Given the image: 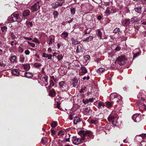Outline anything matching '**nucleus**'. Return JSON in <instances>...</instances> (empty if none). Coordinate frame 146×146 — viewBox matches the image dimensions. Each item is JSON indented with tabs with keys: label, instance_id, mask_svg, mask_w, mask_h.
Masks as SVG:
<instances>
[{
	"label": "nucleus",
	"instance_id": "f257e3e1",
	"mask_svg": "<svg viewBox=\"0 0 146 146\" xmlns=\"http://www.w3.org/2000/svg\"><path fill=\"white\" fill-rule=\"evenodd\" d=\"M78 134L81 136L82 139L84 141H87V139L93 138L94 135L92 132L90 131H85L80 130L78 131Z\"/></svg>",
	"mask_w": 146,
	"mask_h": 146
},
{
	"label": "nucleus",
	"instance_id": "f03ea898",
	"mask_svg": "<svg viewBox=\"0 0 146 146\" xmlns=\"http://www.w3.org/2000/svg\"><path fill=\"white\" fill-rule=\"evenodd\" d=\"M127 61V58L125 56H119L116 59V62L120 65H122L125 64V62Z\"/></svg>",
	"mask_w": 146,
	"mask_h": 146
},
{
	"label": "nucleus",
	"instance_id": "7ed1b4c3",
	"mask_svg": "<svg viewBox=\"0 0 146 146\" xmlns=\"http://www.w3.org/2000/svg\"><path fill=\"white\" fill-rule=\"evenodd\" d=\"M132 119L135 122H138L141 119V115L139 113L134 114L132 117Z\"/></svg>",
	"mask_w": 146,
	"mask_h": 146
},
{
	"label": "nucleus",
	"instance_id": "20e7f679",
	"mask_svg": "<svg viewBox=\"0 0 146 146\" xmlns=\"http://www.w3.org/2000/svg\"><path fill=\"white\" fill-rule=\"evenodd\" d=\"M41 1H37L31 6V9L33 12L36 11L40 9V6L39 5V3Z\"/></svg>",
	"mask_w": 146,
	"mask_h": 146
},
{
	"label": "nucleus",
	"instance_id": "39448f33",
	"mask_svg": "<svg viewBox=\"0 0 146 146\" xmlns=\"http://www.w3.org/2000/svg\"><path fill=\"white\" fill-rule=\"evenodd\" d=\"M59 85L60 88H62L63 90H68V86L65 84L64 81H62L60 82Z\"/></svg>",
	"mask_w": 146,
	"mask_h": 146
},
{
	"label": "nucleus",
	"instance_id": "423d86ee",
	"mask_svg": "<svg viewBox=\"0 0 146 146\" xmlns=\"http://www.w3.org/2000/svg\"><path fill=\"white\" fill-rule=\"evenodd\" d=\"M142 7L141 5H138L137 4H135L134 8V10L137 13L141 14L142 13L141 9Z\"/></svg>",
	"mask_w": 146,
	"mask_h": 146
},
{
	"label": "nucleus",
	"instance_id": "0eeeda50",
	"mask_svg": "<svg viewBox=\"0 0 146 146\" xmlns=\"http://www.w3.org/2000/svg\"><path fill=\"white\" fill-rule=\"evenodd\" d=\"M72 141L74 145H78L80 144L81 140L80 138H78L75 137L73 138Z\"/></svg>",
	"mask_w": 146,
	"mask_h": 146
},
{
	"label": "nucleus",
	"instance_id": "6e6552de",
	"mask_svg": "<svg viewBox=\"0 0 146 146\" xmlns=\"http://www.w3.org/2000/svg\"><path fill=\"white\" fill-rule=\"evenodd\" d=\"M133 53L134 54L133 56V58L129 57V58H131L132 60H133L135 58L139 56L140 54V52H139V50L138 48L136 49V50H134L133 51Z\"/></svg>",
	"mask_w": 146,
	"mask_h": 146
},
{
	"label": "nucleus",
	"instance_id": "1a4fd4ad",
	"mask_svg": "<svg viewBox=\"0 0 146 146\" xmlns=\"http://www.w3.org/2000/svg\"><path fill=\"white\" fill-rule=\"evenodd\" d=\"M146 137V134H142L141 135H137L135 136V140L138 142H139L140 140Z\"/></svg>",
	"mask_w": 146,
	"mask_h": 146
},
{
	"label": "nucleus",
	"instance_id": "9d476101",
	"mask_svg": "<svg viewBox=\"0 0 146 146\" xmlns=\"http://www.w3.org/2000/svg\"><path fill=\"white\" fill-rule=\"evenodd\" d=\"M95 99V98H89V99H84L82 100V102L85 104H86L93 102Z\"/></svg>",
	"mask_w": 146,
	"mask_h": 146
},
{
	"label": "nucleus",
	"instance_id": "9b49d317",
	"mask_svg": "<svg viewBox=\"0 0 146 146\" xmlns=\"http://www.w3.org/2000/svg\"><path fill=\"white\" fill-rule=\"evenodd\" d=\"M137 104L139 108H141L145 110H146V105L144 103H142L139 100L137 102Z\"/></svg>",
	"mask_w": 146,
	"mask_h": 146
},
{
	"label": "nucleus",
	"instance_id": "f8f14e48",
	"mask_svg": "<svg viewBox=\"0 0 146 146\" xmlns=\"http://www.w3.org/2000/svg\"><path fill=\"white\" fill-rule=\"evenodd\" d=\"M68 33L67 32L64 31L60 35L61 37L65 40H67Z\"/></svg>",
	"mask_w": 146,
	"mask_h": 146
},
{
	"label": "nucleus",
	"instance_id": "ddd939ff",
	"mask_svg": "<svg viewBox=\"0 0 146 146\" xmlns=\"http://www.w3.org/2000/svg\"><path fill=\"white\" fill-rule=\"evenodd\" d=\"M87 70L86 67H82L81 68L80 72L79 74L80 75H82L84 74L87 72Z\"/></svg>",
	"mask_w": 146,
	"mask_h": 146
},
{
	"label": "nucleus",
	"instance_id": "4468645a",
	"mask_svg": "<svg viewBox=\"0 0 146 146\" xmlns=\"http://www.w3.org/2000/svg\"><path fill=\"white\" fill-rule=\"evenodd\" d=\"M83 50L82 45H79L77 46L76 52L77 53L82 52L83 51Z\"/></svg>",
	"mask_w": 146,
	"mask_h": 146
},
{
	"label": "nucleus",
	"instance_id": "2eb2a0df",
	"mask_svg": "<svg viewBox=\"0 0 146 146\" xmlns=\"http://www.w3.org/2000/svg\"><path fill=\"white\" fill-rule=\"evenodd\" d=\"M72 44L73 45H75L79 44L80 42L75 39L74 38L72 37L71 38Z\"/></svg>",
	"mask_w": 146,
	"mask_h": 146
},
{
	"label": "nucleus",
	"instance_id": "dca6fc26",
	"mask_svg": "<svg viewBox=\"0 0 146 146\" xmlns=\"http://www.w3.org/2000/svg\"><path fill=\"white\" fill-rule=\"evenodd\" d=\"M12 74L16 76H17L19 74V71L18 69H14L12 70L11 71Z\"/></svg>",
	"mask_w": 146,
	"mask_h": 146
},
{
	"label": "nucleus",
	"instance_id": "f3484780",
	"mask_svg": "<svg viewBox=\"0 0 146 146\" xmlns=\"http://www.w3.org/2000/svg\"><path fill=\"white\" fill-rule=\"evenodd\" d=\"M56 57L57 58L58 61L62 59L63 57V56L59 52H57Z\"/></svg>",
	"mask_w": 146,
	"mask_h": 146
},
{
	"label": "nucleus",
	"instance_id": "a211bd4d",
	"mask_svg": "<svg viewBox=\"0 0 146 146\" xmlns=\"http://www.w3.org/2000/svg\"><path fill=\"white\" fill-rule=\"evenodd\" d=\"M140 20V18H138L137 17H134L131 19V21L132 23H135L139 21Z\"/></svg>",
	"mask_w": 146,
	"mask_h": 146
},
{
	"label": "nucleus",
	"instance_id": "6ab92c4d",
	"mask_svg": "<svg viewBox=\"0 0 146 146\" xmlns=\"http://www.w3.org/2000/svg\"><path fill=\"white\" fill-rule=\"evenodd\" d=\"M48 77L47 76H44L41 78H40V75H39L38 76V79H40L43 82H48Z\"/></svg>",
	"mask_w": 146,
	"mask_h": 146
},
{
	"label": "nucleus",
	"instance_id": "aec40b11",
	"mask_svg": "<svg viewBox=\"0 0 146 146\" xmlns=\"http://www.w3.org/2000/svg\"><path fill=\"white\" fill-rule=\"evenodd\" d=\"M30 11L29 10H26L24 11L23 13V17H26L29 15Z\"/></svg>",
	"mask_w": 146,
	"mask_h": 146
},
{
	"label": "nucleus",
	"instance_id": "412c9836",
	"mask_svg": "<svg viewBox=\"0 0 146 146\" xmlns=\"http://www.w3.org/2000/svg\"><path fill=\"white\" fill-rule=\"evenodd\" d=\"M118 96L116 93H113L110 94V98L111 100H114Z\"/></svg>",
	"mask_w": 146,
	"mask_h": 146
},
{
	"label": "nucleus",
	"instance_id": "4be33fe9",
	"mask_svg": "<svg viewBox=\"0 0 146 146\" xmlns=\"http://www.w3.org/2000/svg\"><path fill=\"white\" fill-rule=\"evenodd\" d=\"M50 39L48 43L49 45H50L52 44L53 42H54L55 36L53 35H51L50 36Z\"/></svg>",
	"mask_w": 146,
	"mask_h": 146
},
{
	"label": "nucleus",
	"instance_id": "5701e85b",
	"mask_svg": "<svg viewBox=\"0 0 146 146\" xmlns=\"http://www.w3.org/2000/svg\"><path fill=\"white\" fill-rule=\"evenodd\" d=\"M12 15H13V19L15 21L20 18L19 14L16 13H14Z\"/></svg>",
	"mask_w": 146,
	"mask_h": 146
},
{
	"label": "nucleus",
	"instance_id": "b1692460",
	"mask_svg": "<svg viewBox=\"0 0 146 146\" xmlns=\"http://www.w3.org/2000/svg\"><path fill=\"white\" fill-rule=\"evenodd\" d=\"M24 76L27 78H31L33 76V74L29 72H25Z\"/></svg>",
	"mask_w": 146,
	"mask_h": 146
},
{
	"label": "nucleus",
	"instance_id": "393cba45",
	"mask_svg": "<svg viewBox=\"0 0 146 146\" xmlns=\"http://www.w3.org/2000/svg\"><path fill=\"white\" fill-rule=\"evenodd\" d=\"M9 60L12 62H15L16 61V56L15 55L12 56L10 58Z\"/></svg>",
	"mask_w": 146,
	"mask_h": 146
},
{
	"label": "nucleus",
	"instance_id": "a878e982",
	"mask_svg": "<svg viewBox=\"0 0 146 146\" xmlns=\"http://www.w3.org/2000/svg\"><path fill=\"white\" fill-rule=\"evenodd\" d=\"M91 112V110L90 108H85L84 113L86 115H88Z\"/></svg>",
	"mask_w": 146,
	"mask_h": 146
},
{
	"label": "nucleus",
	"instance_id": "bb28decb",
	"mask_svg": "<svg viewBox=\"0 0 146 146\" xmlns=\"http://www.w3.org/2000/svg\"><path fill=\"white\" fill-rule=\"evenodd\" d=\"M116 117L111 115L109 116L108 119L109 121L112 122L114 120H116Z\"/></svg>",
	"mask_w": 146,
	"mask_h": 146
},
{
	"label": "nucleus",
	"instance_id": "cd10ccee",
	"mask_svg": "<svg viewBox=\"0 0 146 146\" xmlns=\"http://www.w3.org/2000/svg\"><path fill=\"white\" fill-rule=\"evenodd\" d=\"M143 139V140L139 144V146H146V137Z\"/></svg>",
	"mask_w": 146,
	"mask_h": 146
},
{
	"label": "nucleus",
	"instance_id": "c85d7f7f",
	"mask_svg": "<svg viewBox=\"0 0 146 146\" xmlns=\"http://www.w3.org/2000/svg\"><path fill=\"white\" fill-rule=\"evenodd\" d=\"M49 96L51 97H53L55 95V91L54 89H52L49 92Z\"/></svg>",
	"mask_w": 146,
	"mask_h": 146
},
{
	"label": "nucleus",
	"instance_id": "c756f323",
	"mask_svg": "<svg viewBox=\"0 0 146 146\" xmlns=\"http://www.w3.org/2000/svg\"><path fill=\"white\" fill-rule=\"evenodd\" d=\"M23 67L24 69L26 70H28L30 68V66L29 64H23Z\"/></svg>",
	"mask_w": 146,
	"mask_h": 146
},
{
	"label": "nucleus",
	"instance_id": "7c9ffc66",
	"mask_svg": "<svg viewBox=\"0 0 146 146\" xmlns=\"http://www.w3.org/2000/svg\"><path fill=\"white\" fill-rule=\"evenodd\" d=\"M96 33L97 35L100 38H101L102 36V33L100 30V29L97 30L96 31Z\"/></svg>",
	"mask_w": 146,
	"mask_h": 146
},
{
	"label": "nucleus",
	"instance_id": "2f4dec72",
	"mask_svg": "<svg viewBox=\"0 0 146 146\" xmlns=\"http://www.w3.org/2000/svg\"><path fill=\"white\" fill-rule=\"evenodd\" d=\"M121 97L120 96H118L114 99V101L118 103L120 102L121 100Z\"/></svg>",
	"mask_w": 146,
	"mask_h": 146
},
{
	"label": "nucleus",
	"instance_id": "473e14b6",
	"mask_svg": "<svg viewBox=\"0 0 146 146\" xmlns=\"http://www.w3.org/2000/svg\"><path fill=\"white\" fill-rule=\"evenodd\" d=\"M93 39V37L91 36H90L85 38L83 40V41L84 42L86 41L88 42L91 41Z\"/></svg>",
	"mask_w": 146,
	"mask_h": 146
},
{
	"label": "nucleus",
	"instance_id": "72a5a7b5",
	"mask_svg": "<svg viewBox=\"0 0 146 146\" xmlns=\"http://www.w3.org/2000/svg\"><path fill=\"white\" fill-rule=\"evenodd\" d=\"M78 79L76 78H74L72 80V85L74 87H75L78 84Z\"/></svg>",
	"mask_w": 146,
	"mask_h": 146
},
{
	"label": "nucleus",
	"instance_id": "f704fd0d",
	"mask_svg": "<svg viewBox=\"0 0 146 146\" xmlns=\"http://www.w3.org/2000/svg\"><path fill=\"white\" fill-rule=\"evenodd\" d=\"M104 106L105 104L104 103L100 101L98 102L97 107L99 109L102 108V107H104Z\"/></svg>",
	"mask_w": 146,
	"mask_h": 146
},
{
	"label": "nucleus",
	"instance_id": "c9c22d12",
	"mask_svg": "<svg viewBox=\"0 0 146 146\" xmlns=\"http://www.w3.org/2000/svg\"><path fill=\"white\" fill-rule=\"evenodd\" d=\"M81 121L80 118L77 117H75L73 121L74 123V125H76L77 123Z\"/></svg>",
	"mask_w": 146,
	"mask_h": 146
},
{
	"label": "nucleus",
	"instance_id": "e433bc0d",
	"mask_svg": "<svg viewBox=\"0 0 146 146\" xmlns=\"http://www.w3.org/2000/svg\"><path fill=\"white\" fill-rule=\"evenodd\" d=\"M137 98L139 100L141 99L143 101L145 100L144 98H143L142 97V94L141 92L139 93L138 95H137Z\"/></svg>",
	"mask_w": 146,
	"mask_h": 146
},
{
	"label": "nucleus",
	"instance_id": "4c0bfd02",
	"mask_svg": "<svg viewBox=\"0 0 146 146\" xmlns=\"http://www.w3.org/2000/svg\"><path fill=\"white\" fill-rule=\"evenodd\" d=\"M7 20L9 22H12L15 21L14 19L13 15H12L10 16L7 19Z\"/></svg>",
	"mask_w": 146,
	"mask_h": 146
},
{
	"label": "nucleus",
	"instance_id": "58836bf2",
	"mask_svg": "<svg viewBox=\"0 0 146 146\" xmlns=\"http://www.w3.org/2000/svg\"><path fill=\"white\" fill-rule=\"evenodd\" d=\"M121 23L124 26H127L128 21L127 19H123L122 20Z\"/></svg>",
	"mask_w": 146,
	"mask_h": 146
},
{
	"label": "nucleus",
	"instance_id": "ea45409f",
	"mask_svg": "<svg viewBox=\"0 0 146 146\" xmlns=\"http://www.w3.org/2000/svg\"><path fill=\"white\" fill-rule=\"evenodd\" d=\"M41 141L43 144L45 145L47 142V139L46 137L42 138V139Z\"/></svg>",
	"mask_w": 146,
	"mask_h": 146
},
{
	"label": "nucleus",
	"instance_id": "a19ab883",
	"mask_svg": "<svg viewBox=\"0 0 146 146\" xmlns=\"http://www.w3.org/2000/svg\"><path fill=\"white\" fill-rule=\"evenodd\" d=\"M54 15V19H56L58 17L59 15L58 12L56 11H55L53 13V14Z\"/></svg>",
	"mask_w": 146,
	"mask_h": 146
},
{
	"label": "nucleus",
	"instance_id": "79ce46f5",
	"mask_svg": "<svg viewBox=\"0 0 146 146\" xmlns=\"http://www.w3.org/2000/svg\"><path fill=\"white\" fill-rule=\"evenodd\" d=\"M105 13L107 15H108L110 14V8L109 7H108L107 8Z\"/></svg>",
	"mask_w": 146,
	"mask_h": 146
},
{
	"label": "nucleus",
	"instance_id": "37998d69",
	"mask_svg": "<svg viewBox=\"0 0 146 146\" xmlns=\"http://www.w3.org/2000/svg\"><path fill=\"white\" fill-rule=\"evenodd\" d=\"M113 105V104L110 102H107L106 103V106L108 108H110L112 107Z\"/></svg>",
	"mask_w": 146,
	"mask_h": 146
},
{
	"label": "nucleus",
	"instance_id": "c03bdc74",
	"mask_svg": "<svg viewBox=\"0 0 146 146\" xmlns=\"http://www.w3.org/2000/svg\"><path fill=\"white\" fill-rule=\"evenodd\" d=\"M104 70L105 69L104 68H100L97 70V72L98 73H101L104 72Z\"/></svg>",
	"mask_w": 146,
	"mask_h": 146
},
{
	"label": "nucleus",
	"instance_id": "a18cd8bd",
	"mask_svg": "<svg viewBox=\"0 0 146 146\" xmlns=\"http://www.w3.org/2000/svg\"><path fill=\"white\" fill-rule=\"evenodd\" d=\"M51 5L52 6V7L53 9H55L58 7L57 4H56V3H52Z\"/></svg>",
	"mask_w": 146,
	"mask_h": 146
},
{
	"label": "nucleus",
	"instance_id": "49530a36",
	"mask_svg": "<svg viewBox=\"0 0 146 146\" xmlns=\"http://www.w3.org/2000/svg\"><path fill=\"white\" fill-rule=\"evenodd\" d=\"M88 121H89V122H90L91 123H93L94 124H96L98 122L97 120H96L95 119H92L91 120H88Z\"/></svg>",
	"mask_w": 146,
	"mask_h": 146
},
{
	"label": "nucleus",
	"instance_id": "de8ad7c7",
	"mask_svg": "<svg viewBox=\"0 0 146 146\" xmlns=\"http://www.w3.org/2000/svg\"><path fill=\"white\" fill-rule=\"evenodd\" d=\"M113 125L115 126H118V123L117 121V118L116 117V120H114L112 122Z\"/></svg>",
	"mask_w": 146,
	"mask_h": 146
},
{
	"label": "nucleus",
	"instance_id": "09e8293b",
	"mask_svg": "<svg viewBox=\"0 0 146 146\" xmlns=\"http://www.w3.org/2000/svg\"><path fill=\"white\" fill-rule=\"evenodd\" d=\"M57 123L56 121H54L51 124V126L52 127L54 128L57 126Z\"/></svg>",
	"mask_w": 146,
	"mask_h": 146
},
{
	"label": "nucleus",
	"instance_id": "8fccbe9b",
	"mask_svg": "<svg viewBox=\"0 0 146 146\" xmlns=\"http://www.w3.org/2000/svg\"><path fill=\"white\" fill-rule=\"evenodd\" d=\"M42 66L41 64L38 63H35L34 64V66L37 68H38Z\"/></svg>",
	"mask_w": 146,
	"mask_h": 146
},
{
	"label": "nucleus",
	"instance_id": "3c124183",
	"mask_svg": "<svg viewBox=\"0 0 146 146\" xmlns=\"http://www.w3.org/2000/svg\"><path fill=\"white\" fill-rule=\"evenodd\" d=\"M57 3V5H58V7L59 6H61L63 5V3H64V0H62V1H60V2H56Z\"/></svg>",
	"mask_w": 146,
	"mask_h": 146
},
{
	"label": "nucleus",
	"instance_id": "603ef678",
	"mask_svg": "<svg viewBox=\"0 0 146 146\" xmlns=\"http://www.w3.org/2000/svg\"><path fill=\"white\" fill-rule=\"evenodd\" d=\"M54 85L53 81L52 80H50V84L48 86L49 88H50L54 86Z\"/></svg>",
	"mask_w": 146,
	"mask_h": 146
},
{
	"label": "nucleus",
	"instance_id": "864d4df0",
	"mask_svg": "<svg viewBox=\"0 0 146 146\" xmlns=\"http://www.w3.org/2000/svg\"><path fill=\"white\" fill-rule=\"evenodd\" d=\"M70 12L72 15H74L75 13V8L71 7L70 8Z\"/></svg>",
	"mask_w": 146,
	"mask_h": 146
},
{
	"label": "nucleus",
	"instance_id": "5fc2aeb1",
	"mask_svg": "<svg viewBox=\"0 0 146 146\" xmlns=\"http://www.w3.org/2000/svg\"><path fill=\"white\" fill-rule=\"evenodd\" d=\"M1 31L3 33H5V32L7 30V28L6 27L4 26L3 27H1Z\"/></svg>",
	"mask_w": 146,
	"mask_h": 146
},
{
	"label": "nucleus",
	"instance_id": "6e6d98bb",
	"mask_svg": "<svg viewBox=\"0 0 146 146\" xmlns=\"http://www.w3.org/2000/svg\"><path fill=\"white\" fill-rule=\"evenodd\" d=\"M32 41L36 43H38V44L40 43V42H39L38 40L36 38H35Z\"/></svg>",
	"mask_w": 146,
	"mask_h": 146
},
{
	"label": "nucleus",
	"instance_id": "4d7b16f0",
	"mask_svg": "<svg viewBox=\"0 0 146 146\" xmlns=\"http://www.w3.org/2000/svg\"><path fill=\"white\" fill-rule=\"evenodd\" d=\"M86 89V87H84L83 88H82L80 91V93H84L85 92V90Z\"/></svg>",
	"mask_w": 146,
	"mask_h": 146
},
{
	"label": "nucleus",
	"instance_id": "13d9d810",
	"mask_svg": "<svg viewBox=\"0 0 146 146\" xmlns=\"http://www.w3.org/2000/svg\"><path fill=\"white\" fill-rule=\"evenodd\" d=\"M27 43L32 47H34L35 46V44L34 43L30 42L29 41H27Z\"/></svg>",
	"mask_w": 146,
	"mask_h": 146
},
{
	"label": "nucleus",
	"instance_id": "bf43d9fd",
	"mask_svg": "<svg viewBox=\"0 0 146 146\" xmlns=\"http://www.w3.org/2000/svg\"><path fill=\"white\" fill-rule=\"evenodd\" d=\"M119 28H115L113 32L114 33H117L119 32Z\"/></svg>",
	"mask_w": 146,
	"mask_h": 146
},
{
	"label": "nucleus",
	"instance_id": "052dcab7",
	"mask_svg": "<svg viewBox=\"0 0 146 146\" xmlns=\"http://www.w3.org/2000/svg\"><path fill=\"white\" fill-rule=\"evenodd\" d=\"M51 131L52 135H54L55 134V131L52 128L51 129Z\"/></svg>",
	"mask_w": 146,
	"mask_h": 146
},
{
	"label": "nucleus",
	"instance_id": "680f3d73",
	"mask_svg": "<svg viewBox=\"0 0 146 146\" xmlns=\"http://www.w3.org/2000/svg\"><path fill=\"white\" fill-rule=\"evenodd\" d=\"M25 53L27 55H29L30 53L29 51L28 50H27L25 51Z\"/></svg>",
	"mask_w": 146,
	"mask_h": 146
},
{
	"label": "nucleus",
	"instance_id": "e2e57ef3",
	"mask_svg": "<svg viewBox=\"0 0 146 146\" xmlns=\"http://www.w3.org/2000/svg\"><path fill=\"white\" fill-rule=\"evenodd\" d=\"M48 55L45 53H44L42 54V56L44 58L47 57Z\"/></svg>",
	"mask_w": 146,
	"mask_h": 146
},
{
	"label": "nucleus",
	"instance_id": "0e129e2a",
	"mask_svg": "<svg viewBox=\"0 0 146 146\" xmlns=\"http://www.w3.org/2000/svg\"><path fill=\"white\" fill-rule=\"evenodd\" d=\"M121 47L119 46H117L115 49V50L116 51H119L120 50Z\"/></svg>",
	"mask_w": 146,
	"mask_h": 146
},
{
	"label": "nucleus",
	"instance_id": "69168bd1",
	"mask_svg": "<svg viewBox=\"0 0 146 146\" xmlns=\"http://www.w3.org/2000/svg\"><path fill=\"white\" fill-rule=\"evenodd\" d=\"M52 55H48L47 57L48 58V59L51 60L52 59Z\"/></svg>",
	"mask_w": 146,
	"mask_h": 146
},
{
	"label": "nucleus",
	"instance_id": "338daca9",
	"mask_svg": "<svg viewBox=\"0 0 146 146\" xmlns=\"http://www.w3.org/2000/svg\"><path fill=\"white\" fill-rule=\"evenodd\" d=\"M90 56H89L87 55L85 56L84 57V58L86 60H87L88 59H89V58Z\"/></svg>",
	"mask_w": 146,
	"mask_h": 146
},
{
	"label": "nucleus",
	"instance_id": "774afa93",
	"mask_svg": "<svg viewBox=\"0 0 146 146\" xmlns=\"http://www.w3.org/2000/svg\"><path fill=\"white\" fill-rule=\"evenodd\" d=\"M89 79V76H88L87 77L85 76V77H84L83 78V79L84 80H85L86 79L88 80Z\"/></svg>",
	"mask_w": 146,
	"mask_h": 146
}]
</instances>
